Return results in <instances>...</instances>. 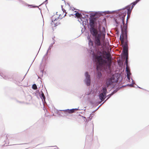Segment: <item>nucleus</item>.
Segmentation results:
<instances>
[{"label": "nucleus", "mask_w": 149, "mask_h": 149, "mask_svg": "<svg viewBox=\"0 0 149 149\" xmlns=\"http://www.w3.org/2000/svg\"><path fill=\"white\" fill-rule=\"evenodd\" d=\"M85 79L84 80L85 84L87 86H89L91 85V77L88 72L85 73Z\"/></svg>", "instance_id": "423d86ee"}, {"label": "nucleus", "mask_w": 149, "mask_h": 149, "mask_svg": "<svg viewBox=\"0 0 149 149\" xmlns=\"http://www.w3.org/2000/svg\"><path fill=\"white\" fill-rule=\"evenodd\" d=\"M119 89V88H117L116 89L114 90L111 93L107 95V97L109 98L114 94L116 93L118 91Z\"/></svg>", "instance_id": "2eb2a0df"}, {"label": "nucleus", "mask_w": 149, "mask_h": 149, "mask_svg": "<svg viewBox=\"0 0 149 149\" xmlns=\"http://www.w3.org/2000/svg\"><path fill=\"white\" fill-rule=\"evenodd\" d=\"M136 0L133 2L130 5H128L124 8H122L118 9L117 10H115L112 11H98L96 12V13H97L98 14L100 15H103L105 14V12H110L112 13L113 12H115L120 10V12L118 13V14L116 16L118 17L117 19H116V20L117 21L116 22H117L118 21H120L121 22H123V21H124L125 19V17L127 14V16H130L131 15V11L133 9L134 6L138 3V2L136 1Z\"/></svg>", "instance_id": "f257e3e1"}, {"label": "nucleus", "mask_w": 149, "mask_h": 149, "mask_svg": "<svg viewBox=\"0 0 149 149\" xmlns=\"http://www.w3.org/2000/svg\"><path fill=\"white\" fill-rule=\"evenodd\" d=\"M87 26L91 34L93 37H94L97 35L99 33H98L97 30L94 27V26L90 27L89 25H87Z\"/></svg>", "instance_id": "0eeeda50"}, {"label": "nucleus", "mask_w": 149, "mask_h": 149, "mask_svg": "<svg viewBox=\"0 0 149 149\" xmlns=\"http://www.w3.org/2000/svg\"><path fill=\"white\" fill-rule=\"evenodd\" d=\"M40 74H41V76L42 77H43V73H45V74L46 73V72H44L43 71V70H40Z\"/></svg>", "instance_id": "72a5a7b5"}, {"label": "nucleus", "mask_w": 149, "mask_h": 149, "mask_svg": "<svg viewBox=\"0 0 149 149\" xmlns=\"http://www.w3.org/2000/svg\"><path fill=\"white\" fill-rule=\"evenodd\" d=\"M80 17V18L79 17V19L81 20V24H82V25L84 26V20L86 18V17H83L82 16Z\"/></svg>", "instance_id": "aec40b11"}, {"label": "nucleus", "mask_w": 149, "mask_h": 149, "mask_svg": "<svg viewBox=\"0 0 149 149\" xmlns=\"http://www.w3.org/2000/svg\"><path fill=\"white\" fill-rule=\"evenodd\" d=\"M127 25L126 24L125 26H124V40L125 42H126L127 43L128 42V40L127 38Z\"/></svg>", "instance_id": "6e6552de"}, {"label": "nucleus", "mask_w": 149, "mask_h": 149, "mask_svg": "<svg viewBox=\"0 0 149 149\" xmlns=\"http://www.w3.org/2000/svg\"><path fill=\"white\" fill-rule=\"evenodd\" d=\"M85 15V14H84V13H82V15Z\"/></svg>", "instance_id": "680f3d73"}, {"label": "nucleus", "mask_w": 149, "mask_h": 149, "mask_svg": "<svg viewBox=\"0 0 149 149\" xmlns=\"http://www.w3.org/2000/svg\"><path fill=\"white\" fill-rule=\"evenodd\" d=\"M127 48H123L122 51V53L125 56L126 55H127Z\"/></svg>", "instance_id": "4be33fe9"}, {"label": "nucleus", "mask_w": 149, "mask_h": 149, "mask_svg": "<svg viewBox=\"0 0 149 149\" xmlns=\"http://www.w3.org/2000/svg\"><path fill=\"white\" fill-rule=\"evenodd\" d=\"M91 120V118L90 117L87 118L86 119V122H88L89 121Z\"/></svg>", "instance_id": "c85d7f7f"}, {"label": "nucleus", "mask_w": 149, "mask_h": 149, "mask_svg": "<svg viewBox=\"0 0 149 149\" xmlns=\"http://www.w3.org/2000/svg\"><path fill=\"white\" fill-rule=\"evenodd\" d=\"M96 14V13H90V18H93V17Z\"/></svg>", "instance_id": "cd10ccee"}, {"label": "nucleus", "mask_w": 149, "mask_h": 149, "mask_svg": "<svg viewBox=\"0 0 149 149\" xmlns=\"http://www.w3.org/2000/svg\"><path fill=\"white\" fill-rule=\"evenodd\" d=\"M59 17H58L57 18H56L58 19V18H59Z\"/></svg>", "instance_id": "69168bd1"}, {"label": "nucleus", "mask_w": 149, "mask_h": 149, "mask_svg": "<svg viewBox=\"0 0 149 149\" xmlns=\"http://www.w3.org/2000/svg\"><path fill=\"white\" fill-rule=\"evenodd\" d=\"M8 136H9L8 134H7L6 136V138L7 139H8Z\"/></svg>", "instance_id": "4d7b16f0"}, {"label": "nucleus", "mask_w": 149, "mask_h": 149, "mask_svg": "<svg viewBox=\"0 0 149 149\" xmlns=\"http://www.w3.org/2000/svg\"><path fill=\"white\" fill-rule=\"evenodd\" d=\"M128 47V45L126 42H125L123 46V48H127Z\"/></svg>", "instance_id": "bb28decb"}, {"label": "nucleus", "mask_w": 149, "mask_h": 149, "mask_svg": "<svg viewBox=\"0 0 149 149\" xmlns=\"http://www.w3.org/2000/svg\"><path fill=\"white\" fill-rule=\"evenodd\" d=\"M118 17H116L113 18L114 23L115 24L116 26L118 27H120L121 31V34L120 36V40L123 41L124 40V26H125L124 24V21H123V22L122 23L120 21H118L117 22L116 19H117Z\"/></svg>", "instance_id": "20e7f679"}, {"label": "nucleus", "mask_w": 149, "mask_h": 149, "mask_svg": "<svg viewBox=\"0 0 149 149\" xmlns=\"http://www.w3.org/2000/svg\"><path fill=\"white\" fill-rule=\"evenodd\" d=\"M37 86L36 85L34 84H33L32 86V88L34 90H36L37 88Z\"/></svg>", "instance_id": "393cba45"}, {"label": "nucleus", "mask_w": 149, "mask_h": 149, "mask_svg": "<svg viewBox=\"0 0 149 149\" xmlns=\"http://www.w3.org/2000/svg\"><path fill=\"white\" fill-rule=\"evenodd\" d=\"M74 12L75 13L74 14V15H75V17H77V18H79V17L81 16H82V13H81L79 12H78L77 11H75ZM74 15L72 14H71L69 16H71V15Z\"/></svg>", "instance_id": "4468645a"}, {"label": "nucleus", "mask_w": 149, "mask_h": 149, "mask_svg": "<svg viewBox=\"0 0 149 149\" xmlns=\"http://www.w3.org/2000/svg\"><path fill=\"white\" fill-rule=\"evenodd\" d=\"M55 43V42L54 41L49 46V47L48 49V50H50L51 49L52 47H53V45Z\"/></svg>", "instance_id": "b1692460"}, {"label": "nucleus", "mask_w": 149, "mask_h": 149, "mask_svg": "<svg viewBox=\"0 0 149 149\" xmlns=\"http://www.w3.org/2000/svg\"><path fill=\"white\" fill-rule=\"evenodd\" d=\"M52 24H53V25H53V24H54V27H56L58 25L60 24V23H55L54 22V23H52Z\"/></svg>", "instance_id": "2f4dec72"}, {"label": "nucleus", "mask_w": 149, "mask_h": 149, "mask_svg": "<svg viewBox=\"0 0 149 149\" xmlns=\"http://www.w3.org/2000/svg\"><path fill=\"white\" fill-rule=\"evenodd\" d=\"M44 3H46L45 5H46V4L48 3V0H45V1L44 2Z\"/></svg>", "instance_id": "de8ad7c7"}, {"label": "nucleus", "mask_w": 149, "mask_h": 149, "mask_svg": "<svg viewBox=\"0 0 149 149\" xmlns=\"http://www.w3.org/2000/svg\"><path fill=\"white\" fill-rule=\"evenodd\" d=\"M55 113H57L59 115L61 116H65L64 113L65 114H68V113H65L63 111V110H58L56 109L55 110Z\"/></svg>", "instance_id": "f8f14e48"}, {"label": "nucleus", "mask_w": 149, "mask_h": 149, "mask_svg": "<svg viewBox=\"0 0 149 149\" xmlns=\"http://www.w3.org/2000/svg\"><path fill=\"white\" fill-rule=\"evenodd\" d=\"M49 51V50H47V52L46 53V54L43 57V58H42V60L41 62L40 63V65H42V63L43 59H44V60H45V61H47V58H48V56H47L48 53V51Z\"/></svg>", "instance_id": "a211bd4d"}, {"label": "nucleus", "mask_w": 149, "mask_h": 149, "mask_svg": "<svg viewBox=\"0 0 149 149\" xmlns=\"http://www.w3.org/2000/svg\"><path fill=\"white\" fill-rule=\"evenodd\" d=\"M84 22H85V23H84V24H85V25H89V24H88V19L87 18V19H84Z\"/></svg>", "instance_id": "a878e982"}, {"label": "nucleus", "mask_w": 149, "mask_h": 149, "mask_svg": "<svg viewBox=\"0 0 149 149\" xmlns=\"http://www.w3.org/2000/svg\"><path fill=\"white\" fill-rule=\"evenodd\" d=\"M109 99V98L107 97V98L104 101V102L102 104H103L104 103L106 102L107 101V100Z\"/></svg>", "instance_id": "ea45409f"}, {"label": "nucleus", "mask_w": 149, "mask_h": 149, "mask_svg": "<svg viewBox=\"0 0 149 149\" xmlns=\"http://www.w3.org/2000/svg\"><path fill=\"white\" fill-rule=\"evenodd\" d=\"M13 79L14 80V82L17 85H18L19 83V81H17L16 80H15L13 78Z\"/></svg>", "instance_id": "c756f323"}, {"label": "nucleus", "mask_w": 149, "mask_h": 149, "mask_svg": "<svg viewBox=\"0 0 149 149\" xmlns=\"http://www.w3.org/2000/svg\"><path fill=\"white\" fill-rule=\"evenodd\" d=\"M78 21L80 23H81V20H79V19H78Z\"/></svg>", "instance_id": "052dcab7"}, {"label": "nucleus", "mask_w": 149, "mask_h": 149, "mask_svg": "<svg viewBox=\"0 0 149 149\" xmlns=\"http://www.w3.org/2000/svg\"><path fill=\"white\" fill-rule=\"evenodd\" d=\"M95 39L94 42L95 44V45H93L95 46L96 48V50L94 51V52H95L96 53H97V51H100V49H102V44L100 42V39L101 38V33L99 32L96 36L95 37ZM95 54H94V55Z\"/></svg>", "instance_id": "39448f33"}, {"label": "nucleus", "mask_w": 149, "mask_h": 149, "mask_svg": "<svg viewBox=\"0 0 149 149\" xmlns=\"http://www.w3.org/2000/svg\"><path fill=\"white\" fill-rule=\"evenodd\" d=\"M89 19V24L90 27L94 26L95 18H90Z\"/></svg>", "instance_id": "ddd939ff"}, {"label": "nucleus", "mask_w": 149, "mask_h": 149, "mask_svg": "<svg viewBox=\"0 0 149 149\" xmlns=\"http://www.w3.org/2000/svg\"><path fill=\"white\" fill-rule=\"evenodd\" d=\"M36 93H37L38 94V95H39L41 93L38 90H37L36 91Z\"/></svg>", "instance_id": "a19ab883"}, {"label": "nucleus", "mask_w": 149, "mask_h": 149, "mask_svg": "<svg viewBox=\"0 0 149 149\" xmlns=\"http://www.w3.org/2000/svg\"><path fill=\"white\" fill-rule=\"evenodd\" d=\"M135 85L137 86V87H136L137 88H141V89H143L144 90H146V89H144L143 88H141L139 87V86H137L136 84H135Z\"/></svg>", "instance_id": "79ce46f5"}, {"label": "nucleus", "mask_w": 149, "mask_h": 149, "mask_svg": "<svg viewBox=\"0 0 149 149\" xmlns=\"http://www.w3.org/2000/svg\"><path fill=\"white\" fill-rule=\"evenodd\" d=\"M66 3H67V5H68L69 6H70V4H69L67 2Z\"/></svg>", "instance_id": "5fc2aeb1"}, {"label": "nucleus", "mask_w": 149, "mask_h": 149, "mask_svg": "<svg viewBox=\"0 0 149 149\" xmlns=\"http://www.w3.org/2000/svg\"><path fill=\"white\" fill-rule=\"evenodd\" d=\"M128 22V20H127H127H126V23H127V22Z\"/></svg>", "instance_id": "774afa93"}, {"label": "nucleus", "mask_w": 149, "mask_h": 149, "mask_svg": "<svg viewBox=\"0 0 149 149\" xmlns=\"http://www.w3.org/2000/svg\"><path fill=\"white\" fill-rule=\"evenodd\" d=\"M101 73H100L98 74L97 75V77L99 78L101 77Z\"/></svg>", "instance_id": "e433bc0d"}, {"label": "nucleus", "mask_w": 149, "mask_h": 149, "mask_svg": "<svg viewBox=\"0 0 149 149\" xmlns=\"http://www.w3.org/2000/svg\"><path fill=\"white\" fill-rule=\"evenodd\" d=\"M54 146V147H57V148H58L57 147V146Z\"/></svg>", "instance_id": "338daca9"}, {"label": "nucleus", "mask_w": 149, "mask_h": 149, "mask_svg": "<svg viewBox=\"0 0 149 149\" xmlns=\"http://www.w3.org/2000/svg\"><path fill=\"white\" fill-rule=\"evenodd\" d=\"M102 102V100H100V101H99V102H98L99 103H100L101 102Z\"/></svg>", "instance_id": "6e6d98bb"}, {"label": "nucleus", "mask_w": 149, "mask_h": 149, "mask_svg": "<svg viewBox=\"0 0 149 149\" xmlns=\"http://www.w3.org/2000/svg\"><path fill=\"white\" fill-rule=\"evenodd\" d=\"M19 2L22 3V4L24 6H28V7H30L32 8H36L38 7V6H35L34 5H30L27 4L24 1L22 0H18Z\"/></svg>", "instance_id": "1a4fd4ad"}, {"label": "nucleus", "mask_w": 149, "mask_h": 149, "mask_svg": "<svg viewBox=\"0 0 149 149\" xmlns=\"http://www.w3.org/2000/svg\"><path fill=\"white\" fill-rule=\"evenodd\" d=\"M111 84V83L110 81H109L107 82V84L108 85H109V84Z\"/></svg>", "instance_id": "3c124183"}, {"label": "nucleus", "mask_w": 149, "mask_h": 149, "mask_svg": "<svg viewBox=\"0 0 149 149\" xmlns=\"http://www.w3.org/2000/svg\"><path fill=\"white\" fill-rule=\"evenodd\" d=\"M87 38L88 41V44L89 47V49H88V51L89 56L93 59L94 57V51L96 50V48L95 46L93 45L92 40L91 38L89 33H88Z\"/></svg>", "instance_id": "7ed1b4c3"}, {"label": "nucleus", "mask_w": 149, "mask_h": 149, "mask_svg": "<svg viewBox=\"0 0 149 149\" xmlns=\"http://www.w3.org/2000/svg\"><path fill=\"white\" fill-rule=\"evenodd\" d=\"M74 8V9H72V10H74L76 9L75 8Z\"/></svg>", "instance_id": "e2e57ef3"}, {"label": "nucleus", "mask_w": 149, "mask_h": 149, "mask_svg": "<svg viewBox=\"0 0 149 149\" xmlns=\"http://www.w3.org/2000/svg\"><path fill=\"white\" fill-rule=\"evenodd\" d=\"M125 72L126 74L127 78L128 79V81H130V76L132 74L128 70L127 64H126V67L125 68Z\"/></svg>", "instance_id": "9d476101"}, {"label": "nucleus", "mask_w": 149, "mask_h": 149, "mask_svg": "<svg viewBox=\"0 0 149 149\" xmlns=\"http://www.w3.org/2000/svg\"><path fill=\"white\" fill-rule=\"evenodd\" d=\"M17 102H18L19 103H24V102H21V101H17Z\"/></svg>", "instance_id": "8fccbe9b"}, {"label": "nucleus", "mask_w": 149, "mask_h": 149, "mask_svg": "<svg viewBox=\"0 0 149 149\" xmlns=\"http://www.w3.org/2000/svg\"><path fill=\"white\" fill-rule=\"evenodd\" d=\"M102 30L103 31H104L105 33V29L104 27H102Z\"/></svg>", "instance_id": "a18cd8bd"}, {"label": "nucleus", "mask_w": 149, "mask_h": 149, "mask_svg": "<svg viewBox=\"0 0 149 149\" xmlns=\"http://www.w3.org/2000/svg\"><path fill=\"white\" fill-rule=\"evenodd\" d=\"M41 45H42V44H41ZM40 47H41V46H40ZM40 47H40V48L39 49H40ZM39 50H39V51H38V53L37 54V55H36V57H35V58H34V59H33V61L32 62V63L31 64V65H32V64L33 63V62L34 61V60H35V58H36V56H37V54H38V52H39Z\"/></svg>", "instance_id": "c9c22d12"}, {"label": "nucleus", "mask_w": 149, "mask_h": 149, "mask_svg": "<svg viewBox=\"0 0 149 149\" xmlns=\"http://www.w3.org/2000/svg\"><path fill=\"white\" fill-rule=\"evenodd\" d=\"M102 104H101L98 107V108L96 109L94 111H93V112H94V111H96V110H97L102 105Z\"/></svg>", "instance_id": "4c0bfd02"}, {"label": "nucleus", "mask_w": 149, "mask_h": 149, "mask_svg": "<svg viewBox=\"0 0 149 149\" xmlns=\"http://www.w3.org/2000/svg\"><path fill=\"white\" fill-rule=\"evenodd\" d=\"M126 61H125V64L126 65V64H127V58H128V54H127V55H126Z\"/></svg>", "instance_id": "7c9ffc66"}, {"label": "nucleus", "mask_w": 149, "mask_h": 149, "mask_svg": "<svg viewBox=\"0 0 149 149\" xmlns=\"http://www.w3.org/2000/svg\"><path fill=\"white\" fill-rule=\"evenodd\" d=\"M55 38V36H54L52 38V39L55 42V40L54 39V38Z\"/></svg>", "instance_id": "603ef678"}, {"label": "nucleus", "mask_w": 149, "mask_h": 149, "mask_svg": "<svg viewBox=\"0 0 149 149\" xmlns=\"http://www.w3.org/2000/svg\"><path fill=\"white\" fill-rule=\"evenodd\" d=\"M63 6L61 5V8L62 9V10L63 12V13H64L66 11V10L63 8Z\"/></svg>", "instance_id": "f704fd0d"}, {"label": "nucleus", "mask_w": 149, "mask_h": 149, "mask_svg": "<svg viewBox=\"0 0 149 149\" xmlns=\"http://www.w3.org/2000/svg\"><path fill=\"white\" fill-rule=\"evenodd\" d=\"M108 92L107 91V89L105 87H102L101 90V93L100 94H102L103 95H105L106 94H107Z\"/></svg>", "instance_id": "6ab92c4d"}, {"label": "nucleus", "mask_w": 149, "mask_h": 149, "mask_svg": "<svg viewBox=\"0 0 149 149\" xmlns=\"http://www.w3.org/2000/svg\"><path fill=\"white\" fill-rule=\"evenodd\" d=\"M29 70H28V71H27V72H26V74H25V76H24V78L25 77V76L26 75V74H27V73L28 72V71H29Z\"/></svg>", "instance_id": "13d9d810"}, {"label": "nucleus", "mask_w": 149, "mask_h": 149, "mask_svg": "<svg viewBox=\"0 0 149 149\" xmlns=\"http://www.w3.org/2000/svg\"><path fill=\"white\" fill-rule=\"evenodd\" d=\"M94 116V114L92 113H91L90 114V117H91V118H92V117H93V116Z\"/></svg>", "instance_id": "c03bdc74"}, {"label": "nucleus", "mask_w": 149, "mask_h": 149, "mask_svg": "<svg viewBox=\"0 0 149 149\" xmlns=\"http://www.w3.org/2000/svg\"><path fill=\"white\" fill-rule=\"evenodd\" d=\"M85 16L86 17H89V15H87V14H85Z\"/></svg>", "instance_id": "864d4df0"}, {"label": "nucleus", "mask_w": 149, "mask_h": 149, "mask_svg": "<svg viewBox=\"0 0 149 149\" xmlns=\"http://www.w3.org/2000/svg\"><path fill=\"white\" fill-rule=\"evenodd\" d=\"M81 11H83L84 12L86 13H90L91 12V11L88 12V11H82V10H81Z\"/></svg>", "instance_id": "49530a36"}, {"label": "nucleus", "mask_w": 149, "mask_h": 149, "mask_svg": "<svg viewBox=\"0 0 149 149\" xmlns=\"http://www.w3.org/2000/svg\"><path fill=\"white\" fill-rule=\"evenodd\" d=\"M137 0L136 1H137L139 2L141 0Z\"/></svg>", "instance_id": "0e129e2a"}, {"label": "nucleus", "mask_w": 149, "mask_h": 149, "mask_svg": "<svg viewBox=\"0 0 149 149\" xmlns=\"http://www.w3.org/2000/svg\"><path fill=\"white\" fill-rule=\"evenodd\" d=\"M131 80H132V82L131 84H127L126 85H125V86H132V87H134V88H135V87L134 86H133V84H135V83L133 82V80L132 79V78H131Z\"/></svg>", "instance_id": "5701e85b"}, {"label": "nucleus", "mask_w": 149, "mask_h": 149, "mask_svg": "<svg viewBox=\"0 0 149 149\" xmlns=\"http://www.w3.org/2000/svg\"><path fill=\"white\" fill-rule=\"evenodd\" d=\"M76 110H79L78 108L72 109H67L63 110L64 112L66 113H72L74 112V111ZM80 109H79L80 110Z\"/></svg>", "instance_id": "9b49d317"}, {"label": "nucleus", "mask_w": 149, "mask_h": 149, "mask_svg": "<svg viewBox=\"0 0 149 149\" xmlns=\"http://www.w3.org/2000/svg\"><path fill=\"white\" fill-rule=\"evenodd\" d=\"M90 103H91V104H92V105H95V102H94L93 101H91L90 102Z\"/></svg>", "instance_id": "58836bf2"}, {"label": "nucleus", "mask_w": 149, "mask_h": 149, "mask_svg": "<svg viewBox=\"0 0 149 149\" xmlns=\"http://www.w3.org/2000/svg\"><path fill=\"white\" fill-rule=\"evenodd\" d=\"M58 19L56 18H55V19L53 20V19H52V22L51 23V25H53L52 23H54V22L55 21H56Z\"/></svg>", "instance_id": "473e14b6"}, {"label": "nucleus", "mask_w": 149, "mask_h": 149, "mask_svg": "<svg viewBox=\"0 0 149 149\" xmlns=\"http://www.w3.org/2000/svg\"><path fill=\"white\" fill-rule=\"evenodd\" d=\"M104 52L102 49L101 48L100 51H97V53L94 55V58H92L94 65H96L97 68L102 67L107 63V61L110 60V54L105 51L106 54L105 57Z\"/></svg>", "instance_id": "f03ea898"}, {"label": "nucleus", "mask_w": 149, "mask_h": 149, "mask_svg": "<svg viewBox=\"0 0 149 149\" xmlns=\"http://www.w3.org/2000/svg\"><path fill=\"white\" fill-rule=\"evenodd\" d=\"M119 31H117L116 32V34L117 35V36H119Z\"/></svg>", "instance_id": "37998d69"}, {"label": "nucleus", "mask_w": 149, "mask_h": 149, "mask_svg": "<svg viewBox=\"0 0 149 149\" xmlns=\"http://www.w3.org/2000/svg\"><path fill=\"white\" fill-rule=\"evenodd\" d=\"M38 8L39 10H40V12H41V8H40L38 7Z\"/></svg>", "instance_id": "bf43d9fd"}, {"label": "nucleus", "mask_w": 149, "mask_h": 149, "mask_svg": "<svg viewBox=\"0 0 149 149\" xmlns=\"http://www.w3.org/2000/svg\"><path fill=\"white\" fill-rule=\"evenodd\" d=\"M40 92H41V93H40L39 95L40 98L42 99V101L43 102V100L45 101L46 98L45 96V95L44 94L43 92L42 91H41Z\"/></svg>", "instance_id": "f3484780"}, {"label": "nucleus", "mask_w": 149, "mask_h": 149, "mask_svg": "<svg viewBox=\"0 0 149 149\" xmlns=\"http://www.w3.org/2000/svg\"><path fill=\"white\" fill-rule=\"evenodd\" d=\"M106 94L105 95H103L102 94H100L98 95V96L99 98V99L100 100H104L105 98L107 97Z\"/></svg>", "instance_id": "dca6fc26"}, {"label": "nucleus", "mask_w": 149, "mask_h": 149, "mask_svg": "<svg viewBox=\"0 0 149 149\" xmlns=\"http://www.w3.org/2000/svg\"><path fill=\"white\" fill-rule=\"evenodd\" d=\"M117 81V80L116 79L115 80H113V81H112V82H113L114 83V82H116Z\"/></svg>", "instance_id": "09e8293b"}, {"label": "nucleus", "mask_w": 149, "mask_h": 149, "mask_svg": "<svg viewBox=\"0 0 149 149\" xmlns=\"http://www.w3.org/2000/svg\"><path fill=\"white\" fill-rule=\"evenodd\" d=\"M0 78H3L6 80L8 79V78L7 77L4 75L2 73H0Z\"/></svg>", "instance_id": "412c9836"}]
</instances>
